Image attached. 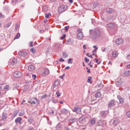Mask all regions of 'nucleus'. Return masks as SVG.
<instances>
[{
	"label": "nucleus",
	"mask_w": 130,
	"mask_h": 130,
	"mask_svg": "<svg viewBox=\"0 0 130 130\" xmlns=\"http://www.w3.org/2000/svg\"><path fill=\"white\" fill-rule=\"evenodd\" d=\"M115 42L116 44H118V45H120V44H123V40L122 39H118L115 40Z\"/></svg>",
	"instance_id": "obj_9"
},
{
	"label": "nucleus",
	"mask_w": 130,
	"mask_h": 130,
	"mask_svg": "<svg viewBox=\"0 0 130 130\" xmlns=\"http://www.w3.org/2000/svg\"><path fill=\"white\" fill-rule=\"evenodd\" d=\"M61 112L62 114H64V115H67V114H69V113H70V111L67 109H62L61 110Z\"/></svg>",
	"instance_id": "obj_11"
},
{
	"label": "nucleus",
	"mask_w": 130,
	"mask_h": 130,
	"mask_svg": "<svg viewBox=\"0 0 130 130\" xmlns=\"http://www.w3.org/2000/svg\"><path fill=\"white\" fill-rule=\"evenodd\" d=\"M104 124V121L102 120H99L97 122V125L98 126H102Z\"/></svg>",
	"instance_id": "obj_16"
},
{
	"label": "nucleus",
	"mask_w": 130,
	"mask_h": 130,
	"mask_svg": "<svg viewBox=\"0 0 130 130\" xmlns=\"http://www.w3.org/2000/svg\"><path fill=\"white\" fill-rule=\"evenodd\" d=\"M56 95H57V97H60V93H59V90L56 91Z\"/></svg>",
	"instance_id": "obj_38"
},
{
	"label": "nucleus",
	"mask_w": 130,
	"mask_h": 130,
	"mask_svg": "<svg viewBox=\"0 0 130 130\" xmlns=\"http://www.w3.org/2000/svg\"><path fill=\"white\" fill-rule=\"evenodd\" d=\"M11 64L12 66H15V64H16V63H17V59L16 58H13L12 60H11Z\"/></svg>",
	"instance_id": "obj_21"
},
{
	"label": "nucleus",
	"mask_w": 130,
	"mask_h": 130,
	"mask_svg": "<svg viewBox=\"0 0 130 130\" xmlns=\"http://www.w3.org/2000/svg\"><path fill=\"white\" fill-rule=\"evenodd\" d=\"M67 36V35H66V34L63 35L62 37H61V40H62L63 39H64V38Z\"/></svg>",
	"instance_id": "obj_49"
},
{
	"label": "nucleus",
	"mask_w": 130,
	"mask_h": 130,
	"mask_svg": "<svg viewBox=\"0 0 130 130\" xmlns=\"http://www.w3.org/2000/svg\"><path fill=\"white\" fill-rule=\"evenodd\" d=\"M95 122H96V119L95 118L90 120V124H91V125L95 124Z\"/></svg>",
	"instance_id": "obj_24"
},
{
	"label": "nucleus",
	"mask_w": 130,
	"mask_h": 130,
	"mask_svg": "<svg viewBox=\"0 0 130 130\" xmlns=\"http://www.w3.org/2000/svg\"><path fill=\"white\" fill-rule=\"evenodd\" d=\"M19 55H21V56H26L27 55V52H19L18 53Z\"/></svg>",
	"instance_id": "obj_19"
},
{
	"label": "nucleus",
	"mask_w": 130,
	"mask_h": 130,
	"mask_svg": "<svg viewBox=\"0 0 130 130\" xmlns=\"http://www.w3.org/2000/svg\"><path fill=\"white\" fill-rule=\"evenodd\" d=\"M69 28H70V26H65L64 28H65L66 31H68V30H69Z\"/></svg>",
	"instance_id": "obj_52"
},
{
	"label": "nucleus",
	"mask_w": 130,
	"mask_h": 130,
	"mask_svg": "<svg viewBox=\"0 0 130 130\" xmlns=\"http://www.w3.org/2000/svg\"><path fill=\"white\" fill-rule=\"evenodd\" d=\"M24 115V112H21L19 114V116H23Z\"/></svg>",
	"instance_id": "obj_50"
},
{
	"label": "nucleus",
	"mask_w": 130,
	"mask_h": 130,
	"mask_svg": "<svg viewBox=\"0 0 130 130\" xmlns=\"http://www.w3.org/2000/svg\"><path fill=\"white\" fill-rule=\"evenodd\" d=\"M84 59H85V62H89V59H88V58L85 57V58H84Z\"/></svg>",
	"instance_id": "obj_48"
},
{
	"label": "nucleus",
	"mask_w": 130,
	"mask_h": 130,
	"mask_svg": "<svg viewBox=\"0 0 130 130\" xmlns=\"http://www.w3.org/2000/svg\"><path fill=\"white\" fill-rule=\"evenodd\" d=\"M126 116L130 118V110L128 111L126 113Z\"/></svg>",
	"instance_id": "obj_41"
},
{
	"label": "nucleus",
	"mask_w": 130,
	"mask_h": 130,
	"mask_svg": "<svg viewBox=\"0 0 130 130\" xmlns=\"http://www.w3.org/2000/svg\"><path fill=\"white\" fill-rule=\"evenodd\" d=\"M9 88H10V86L9 85H6L4 88V90H7V91H8Z\"/></svg>",
	"instance_id": "obj_39"
},
{
	"label": "nucleus",
	"mask_w": 130,
	"mask_h": 130,
	"mask_svg": "<svg viewBox=\"0 0 130 130\" xmlns=\"http://www.w3.org/2000/svg\"><path fill=\"white\" fill-rule=\"evenodd\" d=\"M59 61L60 62H63L64 61V59H63L60 58L59 59Z\"/></svg>",
	"instance_id": "obj_51"
},
{
	"label": "nucleus",
	"mask_w": 130,
	"mask_h": 130,
	"mask_svg": "<svg viewBox=\"0 0 130 130\" xmlns=\"http://www.w3.org/2000/svg\"><path fill=\"white\" fill-rule=\"evenodd\" d=\"M18 113H19V112H18V111H15V112L13 113L12 116H13V117H16V116H17V115H18Z\"/></svg>",
	"instance_id": "obj_32"
},
{
	"label": "nucleus",
	"mask_w": 130,
	"mask_h": 130,
	"mask_svg": "<svg viewBox=\"0 0 130 130\" xmlns=\"http://www.w3.org/2000/svg\"><path fill=\"white\" fill-rule=\"evenodd\" d=\"M5 18V15H3L2 13H0V19H4Z\"/></svg>",
	"instance_id": "obj_43"
},
{
	"label": "nucleus",
	"mask_w": 130,
	"mask_h": 130,
	"mask_svg": "<svg viewBox=\"0 0 130 130\" xmlns=\"http://www.w3.org/2000/svg\"><path fill=\"white\" fill-rule=\"evenodd\" d=\"M45 97H46V94H45V95L42 96V99H44V98H45Z\"/></svg>",
	"instance_id": "obj_62"
},
{
	"label": "nucleus",
	"mask_w": 130,
	"mask_h": 130,
	"mask_svg": "<svg viewBox=\"0 0 130 130\" xmlns=\"http://www.w3.org/2000/svg\"><path fill=\"white\" fill-rule=\"evenodd\" d=\"M30 51L32 53H35V52H36V51L35 50V49H34L33 48L30 49Z\"/></svg>",
	"instance_id": "obj_42"
},
{
	"label": "nucleus",
	"mask_w": 130,
	"mask_h": 130,
	"mask_svg": "<svg viewBox=\"0 0 130 130\" xmlns=\"http://www.w3.org/2000/svg\"><path fill=\"white\" fill-rule=\"evenodd\" d=\"M49 114H50V115H53L54 114V111L51 110L49 111Z\"/></svg>",
	"instance_id": "obj_37"
},
{
	"label": "nucleus",
	"mask_w": 130,
	"mask_h": 130,
	"mask_svg": "<svg viewBox=\"0 0 130 130\" xmlns=\"http://www.w3.org/2000/svg\"><path fill=\"white\" fill-rule=\"evenodd\" d=\"M62 56H63V57H68V54L67 53L63 52L62 53Z\"/></svg>",
	"instance_id": "obj_40"
},
{
	"label": "nucleus",
	"mask_w": 130,
	"mask_h": 130,
	"mask_svg": "<svg viewBox=\"0 0 130 130\" xmlns=\"http://www.w3.org/2000/svg\"><path fill=\"white\" fill-rule=\"evenodd\" d=\"M86 55L87 56H88V57H91V58H93V57H92V55H89V53H87Z\"/></svg>",
	"instance_id": "obj_58"
},
{
	"label": "nucleus",
	"mask_w": 130,
	"mask_h": 130,
	"mask_svg": "<svg viewBox=\"0 0 130 130\" xmlns=\"http://www.w3.org/2000/svg\"><path fill=\"white\" fill-rule=\"evenodd\" d=\"M35 66L34 65H30L28 66V71H29V72H34V71H35Z\"/></svg>",
	"instance_id": "obj_12"
},
{
	"label": "nucleus",
	"mask_w": 130,
	"mask_h": 130,
	"mask_svg": "<svg viewBox=\"0 0 130 130\" xmlns=\"http://www.w3.org/2000/svg\"><path fill=\"white\" fill-rule=\"evenodd\" d=\"M68 9V6L67 5H62L59 8L58 10L59 13H63V12H66L67 9Z\"/></svg>",
	"instance_id": "obj_2"
},
{
	"label": "nucleus",
	"mask_w": 130,
	"mask_h": 130,
	"mask_svg": "<svg viewBox=\"0 0 130 130\" xmlns=\"http://www.w3.org/2000/svg\"><path fill=\"white\" fill-rule=\"evenodd\" d=\"M30 43V47H33V42L31 41Z\"/></svg>",
	"instance_id": "obj_59"
},
{
	"label": "nucleus",
	"mask_w": 130,
	"mask_h": 130,
	"mask_svg": "<svg viewBox=\"0 0 130 130\" xmlns=\"http://www.w3.org/2000/svg\"><path fill=\"white\" fill-rule=\"evenodd\" d=\"M22 121V118L21 117H18L15 119V123H19L20 124H22V122L21 121Z\"/></svg>",
	"instance_id": "obj_15"
},
{
	"label": "nucleus",
	"mask_w": 130,
	"mask_h": 130,
	"mask_svg": "<svg viewBox=\"0 0 130 130\" xmlns=\"http://www.w3.org/2000/svg\"><path fill=\"white\" fill-rule=\"evenodd\" d=\"M69 3L73 4V0H69Z\"/></svg>",
	"instance_id": "obj_63"
},
{
	"label": "nucleus",
	"mask_w": 130,
	"mask_h": 130,
	"mask_svg": "<svg viewBox=\"0 0 130 130\" xmlns=\"http://www.w3.org/2000/svg\"><path fill=\"white\" fill-rule=\"evenodd\" d=\"M94 22H95V19H91V23H92V24H94Z\"/></svg>",
	"instance_id": "obj_60"
},
{
	"label": "nucleus",
	"mask_w": 130,
	"mask_h": 130,
	"mask_svg": "<svg viewBox=\"0 0 130 130\" xmlns=\"http://www.w3.org/2000/svg\"><path fill=\"white\" fill-rule=\"evenodd\" d=\"M14 77L15 78H20V77H22V73L20 71H16L13 74Z\"/></svg>",
	"instance_id": "obj_5"
},
{
	"label": "nucleus",
	"mask_w": 130,
	"mask_h": 130,
	"mask_svg": "<svg viewBox=\"0 0 130 130\" xmlns=\"http://www.w3.org/2000/svg\"><path fill=\"white\" fill-rule=\"evenodd\" d=\"M112 56L113 57L116 58L118 56V53L116 50H114L112 52Z\"/></svg>",
	"instance_id": "obj_14"
},
{
	"label": "nucleus",
	"mask_w": 130,
	"mask_h": 130,
	"mask_svg": "<svg viewBox=\"0 0 130 130\" xmlns=\"http://www.w3.org/2000/svg\"><path fill=\"white\" fill-rule=\"evenodd\" d=\"M86 70L87 71V73H91V72L90 71V69L88 68H86Z\"/></svg>",
	"instance_id": "obj_61"
},
{
	"label": "nucleus",
	"mask_w": 130,
	"mask_h": 130,
	"mask_svg": "<svg viewBox=\"0 0 130 130\" xmlns=\"http://www.w3.org/2000/svg\"><path fill=\"white\" fill-rule=\"evenodd\" d=\"M89 33L90 37H91V38L92 39H96L101 35V30L99 28H95L93 31V30L90 29L89 30Z\"/></svg>",
	"instance_id": "obj_1"
},
{
	"label": "nucleus",
	"mask_w": 130,
	"mask_h": 130,
	"mask_svg": "<svg viewBox=\"0 0 130 130\" xmlns=\"http://www.w3.org/2000/svg\"><path fill=\"white\" fill-rule=\"evenodd\" d=\"M124 75H125V76H130V70L125 71Z\"/></svg>",
	"instance_id": "obj_29"
},
{
	"label": "nucleus",
	"mask_w": 130,
	"mask_h": 130,
	"mask_svg": "<svg viewBox=\"0 0 130 130\" xmlns=\"http://www.w3.org/2000/svg\"><path fill=\"white\" fill-rule=\"evenodd\" d=\"M32 78H34V80H35V79H36V75L32 74Z\"/></svg>",
	"instance_id": "obj_53"
},
{
	"label": "nucleus",
	"mask_w": 130,
	"mask_h": 130,
	"mask_svg": "<svg viewBox=\"0 0 130 130\" xmlns=\"http://www.w3.org/2000/svg\"><path fill=\"white\" fill-rule=\"evenodd\" d=\"M45 18L46 19H48V18H49V17H50V16H51V13H48V14H45Z\"/></svg>",
	"instance_id": "obj_33"
},
{
	"label": "nucleus",
	"mask_w": 130,
	"mask_h": 130,
	"mask_svg": "<svg viewBox=\"0 0 130 130\" xmlns=\"http://www.w3.org/2000/svg\"><path fill=\"white\" fill-rule=\"evenodd\" d=\"M69 122L70 123H74L75 122H77V118H70L68 119Z\"/></svg>",
	"instance_id": "obj_13"
},
{
	"label": "nucleus",
	"mask_w": 130,
	"mask_h": 130,
	"mask_svg": "<svg viewBox=\"0 0 130 130\" xmlns=\"http://www.w3.org/2000/svg\"><path fill=\"white\" fill-rule=\"evenodd\" d=\"M117 98L119 101L120 103L122 104V103H123V98H122L120 95H118Z\"/></svg>",
	"instance_id": "obj_18"
},
{
	"label": "nucleus",
	"mask_w": 130,
	"mask_h": 130,
	"mask_svg": "<svg viewBox=\"0 0 130 130\" xmlns=\"http://www.w3.org/2000/svg\"><path fill=\"white\" fill-rule=\"evenodd\" d=\"M68 63H69V64L71 63V64H72L73 63V59L70 58L69 59H68Z\"/></svg>",
	"instance_id": "obj_36"
},
{
	"label": "nucleus",
	"mask_w": 130,
	"mask_h": 130,
	"mask_svg": "<svg viewBox=\"0 0 130 130\" xmlns=\"http://www.w3.org/2000/svg\"><path fill=\"white\" fill-rule=\"evenodd\" d=\"M49 75V70L48 69H45L43 73L42 74V77H46Z\"/></svg>",
	"instance_id": "obj_7"
},
{
	"label": "nucleus",
	"mask_w": 130,
	"mask_h": 130,
	"mask_svg": "<svg viewBox=\"0 0 130 130\" xmlns=\"http://www.w3.org/2000/svg\"><path fill=\"white\" fill-rule=\"evenodd\" d=\"M97 6H98V3L94 2L93 3V7H94V8H96V7H97Z\"/></svg>",
	"instance_id": "obj_44"
},
{
	"label": "nucleus",
	"mask_w": 130,
	"mask_h": 130,
	"mask_svg": "<svg viewBox=\"0 0 130 130\" xmlns=\"http://www.w3.org/2000/svg\"><path fill=\"white\" fill-rule=\"evenodd\" d=\"M118 123H119V120H118V119L114 120L113 121V126H116V125L118 124Z\"/></svg>",
	"instance_id": "obj_17"
},
{
	"label": "nucleus",
	"mask_w": 130,
	"mask_h": 130,
	"mask_svg": "<svg viewBox=\"0 0 130 130\" xmlns=\"http://www.w3.org/2000/svg\"><path fill=\"white\" fill-rule=\"evenodd\" d=\"M114 10L113 9H111V8H108L107 9V12H108L109 14H112V13H113Z\"/></svg>",
	"instance_id": "obj_22"
},
{
	"label": "nucleus",
	"mask_w": 130,
	"mask_h": 130,
	"mask_svg": "<svg viewBox=\"0 0 130 130\" xmlns=\"http://www.w3.org/2000/svg\"><path fill=\"white\" fill-rule=\"evenodd\" d=\"M96 88H99V90H101V89H102V88H103V84H100L99 85H98L96 86Z\"/></svg>",
	"instance_id": "obj_25"
},
{
	"label": "nucleus",
	"mask_w": 130,
	"mask_h": 130,
	"mask_svg": "<svg viewBox=\"0 0 130 130\" xmlns=\"http://www.w3.org/2000/svg\"><path fill=\"white\" fill-rule=\"evenodd\" d=\"M72 111L73 112H76V113H79L80 114L82 111V110H81V106H77V107H75L74 109H72Z\"/></svg>",
	"instance_id": "obj_3"
},
{
	"label": "nucleus",
	"mask_w": 130,
	"mask_h": 130,
	"mask_svg": "<svg viewBox=\"0 0 130 130\" xmlns=\"http://www.w3.org/2000/svg\"><path fill=\"white\" fill-rule=\"evenodd\" d=\"M127 69H130V64L127 65Z\"/></svg>",
	"instance_id": "obj_64"
},
{
	"label": "nucleus",
	"mask_w": 130,
	"mask_h": 130,
	"mask_svg": "<svg viewBox=\"0 0 130 130\" xmlns=\"http://www.w3.org/2000/svg\"><path fill=\"white\" fill-rule=\"evenodd\" d=\"M123 79L120 78V77H118L117 79V81L118 82H120L121 84H122V82H123Z\"/></svg>",
	"instance_id": "obj_31"
},
{
	"label": "nucleus",
	"mask_w": 130,
	"mask_h": 130,
	"mask_svg": "<svg viewBox=\"0 0 130 130\" xmlns=\"http://www.w3.org/2000/svg\"><path fill=\"white\" fill-rule=\"evenodd\" d=\"M91 80H92V77H89L88 78L87 82H88V83H90V81H91Z\"/></svg>",
	"instance_id": "obj_47"
},
{
	"label": "nucleus",
	"mask_w": 130,
	"mask_h": 130,
	"mask_svg": "<svg viewBox=\"0 0 130 130\" xmlns=\"http://www.w3.org/2000/svg\"><path fill=\"white\" fill-rule=\"evenodd\" d=\"M101 96V93L100 92H97L95 94V97L96 98H99Z\"/></svg>",
	"instance_id": "obj_28"
},
{
	"label": "nucleus",
	"mask_w": 130,
	"mask_h": 130,
	"mask_svg": "<svg viewBox=\"0 0 130 130\" xmlns=\"http://www.w3.org/2000/svg\"><path fill=\"white\" fill-rule=\"evenodd\" d=\"M2 119L3 120H5V119H7V113H3L2 114Z\"/></svg>",
	"instance_id": "obj_23"
},
{
	"label": "nucleus",
	"mask_w": 130,
	"mask_h": 130,
	"mask_svg": "<svg viewBox=\"0 0 130 130\" xmlns=\"http://www.w3.org/2000/svg\"><path fill=\"white\" fill-rule=\"evenodd\" d=\"M114 106H115L114 100L110 101L108 106V108H112V107H114Z\"/></svg>",
	"instance_id": "obj_8"
},
{
	"label": "nucleus",
	"mask_w": 130,
	"mask_h": 130,
	"mask_svg": "<svg viewBox=\"0 0 130 130\" xmlns=\"http://www.w3.org/2000/svg\"><path fill=\"white\" fill-rule=\"evenodd\" d=\"M67 43L68 44L71 45L74 43V41L72 40V39H70L69 40H67Z\"/></svg>",
	"instance_id": "obj_27"
},
{
	"label": "nucleus",
	"mask_w": 130,
	"mask_h": 130,
	"mask_svg": "<svg viewBox=\"0 0 130 130\" xmlns=\"http://www.w3.org/2000/svg\"><path fill=\"white\" fill-rule=\"evenodd\" d=\"M12 3L14 5H16V3H17V0H12Z\"/></svg>",
	"instance_id": "obj_56"
},
{
	"label": "nucleus",
	"mask_w": 130,
	"mask_h": 130,
	"mask_svg": "<svg viewBox=\"0 0 130 130\" xmlns=\"http://www.w3.org/2000/svg\"><path fill=\"white\" fill-rule=\"evenodd\" d=\"M107 114H108V111H103L101 112V115L103 118H105L107 116Z\"/></svg>",
	"instance_id": "obj_10"
},
{
	"label": "nucleus",
	"mask_w": 130,
	"mask_h": 130,
	"mask_svg": "<svg viewBox=\"0 0 130 130\" xmlns=\"http://www.w3.org/2000/svg\"><path fill=\"white\" fill-rule=\"evenodd\" d=\"M108 28H109L110 29H112V28H114V23H109L107 25Z\"/></svg>",
	"instance_id": "obj_20"
},
{
	"label": "nucleus",
	"mask_w": 130,
	"mask_h": 130,
	"mask_svg": "<svg viewBox=\"0 0 130 130\" xmlns=\"http://www.w3.org/2000/svg\"><path fill=\"white\" fill-rule=\"evenodd\" d=\"M79 120L80 123H84V119H83V117H80Z\"/></svg>",
	"instance_id": "obj_34"
},
{
	"label": "nucleus",
	"mask_w": 130,
	"mask_h": 130,
	"mask_svg": "<svg viewBox=\"0 0 130 130\" xmlns=\"http://www.w3.org/2000/svg\"><path fill=\"white\" fill-rule=\"evenodd\" d=\"M11 26V23H9L5 25V28H9Z\"/></svg>",
	"instance_id": "obj_45"
},
{
	"label": "nucleus",
	"mask_w": 130,
	"mask_h": 130,
	"mask_svg": "<svg viewBox=\"0 0 130 130\" xmlns=\"http://www.w3.org/2000/svg\"><path fill=\"white\" fill-rule=\"evenodd\" d=\"M93 48H95L94 51H96V50H97V49H98V48L96 46H93Z\"/></svg>",
	"instance_id": "obj_57"
},
{
	"label": "nucleus",
	"mask_w": 130,
	"mask_h": 130,
	"mask_svg": "<svg viewBox=\"0 0 130 130\" xmlns=\"http://www.w3.org/2000/svg\"><path fill=\"white\" fill-rule=\"evenodd\" d=\"M61 127V125H60V123H58L56 126V129L58 130L59 129V128H60Z\"/></svg>",
	"instance_id": "obj_35"
},
{
	"label": "nucleus",
	"mask_w": 130,
	"mask_h": 130,
	"mask_svg": "<svg viewBox=\"0 0 130 130\" xmlns=\"http://www.w3.org/2000/svg\"><path fill=\"white\" fill-rule=\"evenodd\" d=\"M83 36H84L83 35V32H82V30L79 29L78 33L77 36L78 39H79V40L83 39Z\"/></svg>",
	"instance_id": "obj_4"
},
{
	"label": "nucleus",
	"mask_w": 130,
	"mask_h": 130,
	"mask_svg": "<svg viewBox=\"0 0 130 130\" xmlns=\"http://www.w3.org/2000/svg\"><path fill=\"white\" fill-rule=\"evenodd\" d=\"M20 36H21V35H20V34H17L15 37H14V40L16 39H19V38H20Z\"/></svg>",
	"instance_id": "obj_30"
},
{
	"label": "nucleus",
	"mask_w": 130,
	"mask_h": 130,
	"mask_svg": "<svg viewBox=\"0 0 130 130\" xmlns=\"http://www.w3.org/2000/svg\"><path fill=\"white\" fill-rule=\"evenodd\" d=\"M95 63H98V64H100V63H101V61L98 62V59H97V58H95Z\"/></svg>",
	"instance_id": "obj_46"
},
{
	"label": "nucleus",
	"mask_w": 130,
	"mask_h": 130,
	"mask_svg": "<svg viewBox=\"0 0 130 130\" xmlns=\"http://www.w3.org/2000/svg\"><path fill=\"white\" fill-rule=\"evenodd\" d=\"M126 59H127L128 60L130 59V54L128 55L126 57Z\"/></svg>",
	"instance_id": "obj_54"
},
{
	"label": "nucleus",
	"mask_w": 130,
	"mask_h": 130,
	"mask_svg": "<svg viewBox=\"0 0 130 130\" xmlns=\"http://www.w3.org/2000/svg\"><path fill=\"white\" fill-rule=\"evenodd\" d=\"M60 85V81L59 80H56L54 81V83L53 84V89H55V88H57L58 86Z\"/></svg>",
	"instance_id": "obj_6"
},
{
	"label": "nucleus",
	"mask_w": 130,
	"mask_h": 130,
	"mask_svg": "<svg viewBox=\"0 0 130 130\" xmlns=\"http://www.w3.org/2000/svg\"><path fill=\"white\" fill-rule=\"evenodd\" d=\"M52 102H53V103H56L57 102V100H54V99H53L52 100Z\"/></svg>",
	"instance_id": "obj_55"
},
{
	"label": "nucleus",
	"mask_w": 130,
	"mask_h": 130,
	"mask_svg": "<svg viewBox=\"0 0 130 130\" xmlns=\"http://www.w3.org/2000/svg\"><path fill=\"white\" fill-rule=\"evenodd\" d=\"M122 83H121V82H119V81H116V83H115V85H116V86H117V87H120V86H121V84H122Z\"/></svg>",
	"instance_id": "obj_26"
}]
</instances>
